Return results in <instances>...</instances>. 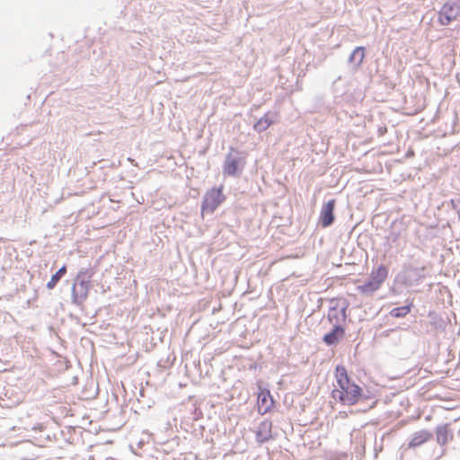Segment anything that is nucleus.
<instances>
[{
  "label": "nucleus",
  "mask_w": 460,
  "mask_h": 460,
  "mask_svg": "<svg viewBox=\"0 0 460 460\" xmlns=\"http://www.w3.org/2000/svg\"><path fill=\"white\" fill-rule=\"evenodd\" d=\"M334 377L337 385L332 392V398L347 406L358 403L363 395V389L351 381L344 366L336 367Z\"/></svg>",
  "instance_id": "1"
},
{
  "label": "nucleus",
  "mask_w": 460,
  "mask_h": 460,
  "mask_svg": "<svg viewBox=\"0 0 460 460\" xmlns=\"http://www.w3.org/2000/svg\"><path fill=\"white\" fill-rule=\"evenodd\" d=\"M365 58V48L363 47H357L352 54L349 57L350 61H356L357 65L359 66L362 64Z\"/></svg>",
  "instance_id": "15"
},
{
  "label": "nucleus",
  "mask_w": 460,
  "mask_h": 460,
  "mask_svg": "<svg viewBox=\"0 0 460 460\" xmlns=\"http://www.w3.org/2000/svg\"><path fill=\"white\" fill-rule=\"evenodd\" d=\"M388 268L385 265H379L372 270L369 279L378 285L380 288L388 277Z\"/></svg>",
  "instance_id": "9"
},
{
  "label": "nucleus",
  "mask_w": 460,
  "mask_h": 460,
  "mask_svg": "<svg viewBox=\"0 0 460 460\" xmlns=\"http://www.w3.org/2000/svg\"><path fill=\"white\" fill-rule=\"evenodd\" d=\"M432 438V433L428 430H420L415 432L409 444V448H415L417 447H420L424 443L429 441Z\"/></svg>",
  "instance_id": "8"
},
{
  "label": "nucleus",
  "mask_w": 460,
  "mask_h": 460,
  "mask_svg": "<svg viewBox=\"0 0 460 460\" xmlns=\"http://www.w3.org/2000/svg\"><path fill=\"white\" fill-rule=\"evenodd\" d=\"M272 123L273 121L270 118L269 114H265L263 117L258 119V121L254 124L253 128L257 132H262L265 131Z\"/></svg>",
  "instance_id": "12"
},
{
  "label": "nucleus",
  "mask_w": 460,
  "mask_h": 460,
  "mask_svg": "<svg viewBox=\"0 0 460 460\" xmlns=\"http://www.w3.org/2000/svg\"><path fill=\"white\" fill-rule=\"evenodd\" d=\"M357 288L360 293L368 295L377 291L380 287L368 279L366 283L358 286Z\"/></svg>",
  "instance_id": "13"
},
{
  "label": "nucleus",
  "mask_w": 460,
  "mask_h": 460,
  "mask_svg": "<svg viewBox=\"0 0 460 460\" xmlns=\"http://www.w3.org/2000/svg\"><path fill=\"white\" fill-rule=\"evenodd\" d=\"M66 267L63 266L60 268L54 275H52L50 280L47 283V288L49 289L54 288L57 283L60 280V279L66 274Z\"/></svg>",
  "instance_id": "14"
},
{
  "label": "nucleus",
  "mask_w": 460,
  "mask_h": 460,
  "mask_svg": "<svg viewBox=\"0 0 460 460\" xmlns=\"http://www.w3.org/2000/svg\"><path fill=\"white\" fill-rule=\"evenodd\" d=\"M258 411L261 414L269 412L273 405L274 401L269 390L262 389L258 394Z\"/></svg>",
  "instance_id": "6"
},
{
  "label": "nucleus",
  "mask_w": 460,
  "mask_h": 460,
  "mask_svg": "<svg viewBox=\"0 0 460 460\" xmlns=\"http://www.w3.org/2000/svg\"><path fill=\"white\" fill-rule=\"evenodd\" d=\"M92 276L93 272L87 270L78 272L75 282L72 287L73 303L81 305L86 300L90 291Z\"/></svg>",
  "instance_id": "2"
},
{
  "label": "nucleus",
  "mask_w": 460,
  "mask_h": 460,
  "mask_svg": "<svg viewBox=\"0 0 460 460\" xmlns=\"http://www.w3.org/2000/svg\"><path fill=\"white\" fill-rule=\"evenodd\" d=\"M411 305L396 307L391 311V315L396 318L404 317L411 312Z\"/></svg>",
  "instance_id": "16"
},
{
  "label": "nucleus",
  "mask_w": 460,
  "mask_h": 460,
  "mask_svg": "<svg viewBox=\"0 0 460 460\" xmlns=\"http://www.w3.org/2000/svg\"><path fill=\"white\" fill-rule=\"evenodd\" d=\"M272 438V423L270 420L261 421L256 430V439L260 443L266 442Z\"/></svg>",
  "instance_id": "7"
},
{
  "label": "nucleus",
  "mask_w": 460,
  "mask_h": 460,
  "mask_svg": "<svg viewBox=\"0 0 460 460\" xmlns=\"http://www.w3.org/2000/svg\"><path fill=\"white\" fill-rule=\"evenodd\" d=\"M460 16V4L457 1H448L443 4L438 13V22L448 25Z\"/></svg>",
  "instance_id": "4"
},
{
  "label": "nucleus",
  "mask_w": 460,
  "mask_h": 460,
  "mask_svg": "<svg viewBox=\"0 0 460 460\" xmlns=\"http://www.w3.org/2000/svg\"><path fill=\"white\" fill-rule=\"evenodd\" d=\"M449 432L447 427H440L437 430L438 441L446 444L448 440Z\"/></svg>",
  "instance_id": "17"
},
{
  "label": "nucleus",
  "mask_w": 460,
  "mask_h": 460,
  "mask_svg": "<svg viewBox=\"0 0 460 460\" xmlns=\"http://www.w3.org/2000/svg\"><path fill=\"white\" fill-rule=\"evenodd\" d=\"M239 170V161L236 158H233L230 156L226 157V160L224 164V172L228 176H234L237 174Z\"/></svg>",
  "instance_id": "11"
},
{
  "label": "nucleus",
  "mask_w": 460,
  "mask_h": 460,
  "mask_svg": "<svg viewBox=\"0 0 460 460\" xmlns=\"http://www.w3.org/2000/svg\"><path fill=\"white\" fill-rule=\"evenodd\" d=\"M334 208L335 199H331L323 206L320 213V223L323 227H327L333 223Z\"/></svg>",
  "instance_id": "5"
},
{
  "label": "nucleus",
  "mask_w": 460,
  "mask_h": 460,
  "mask_svg": "<svg viewBox=\"0 0 460 460\" xmlns=\"http://www.w3.org/2000/svg\"><path fill=\"white\" fill-rule=\"evenodd\" d=\"M226 197L224 194V185L221 184L218 187L209 189L202 201L201 212L204 213H214V211L226 201Z\"/></svg>",
  "instance_id": "3"
},
{
  "label": "nucleus",
  "mask_w": 460,
  "mask_h": 460,
  "mask_svg": "<svg viewBox=\"0 0 460 460\" xmlns=\"http://www.w3.org/2000/svg\"><path fill=\"white\" fill-rule=\"evenodd\" d=\"M344 329L336 325L334 328L323 336V341L328 345L336 344L344 336Z\"/></svg>",
  "instance_id": "10"
}]
</instances>
